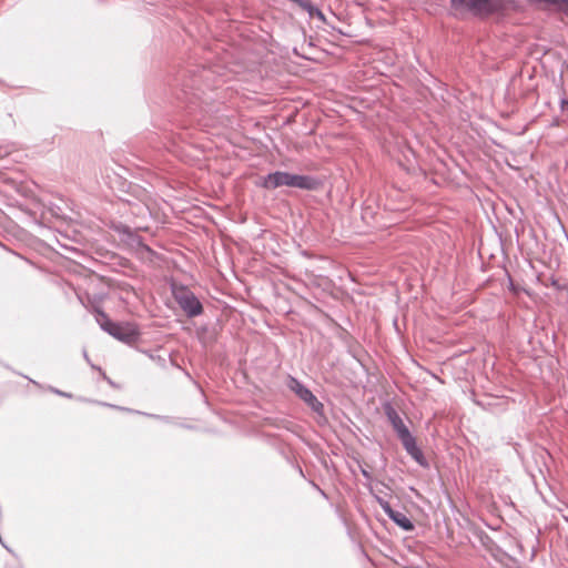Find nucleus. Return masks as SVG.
I'll use <instances>...</instances> for the list:
<instances>
[{"instance_id":"f257e3e1","label":"nucleus","mask_w":568,"mask_h":568,"mask_svg":"<svg viewBox=\"0 0 568 568\" xmlns=\"http://www.w3.org/2000/svg\"><path fill=\"white\" fill-rule=\"evenodd\" d=\"M384 414L392 425L398 439L400 440L406 453L422 467H428V462L423 452L417 446L416 438L413 436L408 427L405 425L403 418L390 403H385L383 406Z\"/></svg>"},{"instance_id":"f03ea898","label":"nucleus","mask_w":568,"mask_h":568,"mask_svg":"<svg viewBox=\"0 0 568 568\" xmlns=\"http://www.w3.org/2000/svg\"><path fill=\"white\" fill-rule=\"evenodd\" d=\"M320 181L311 175L293 174L284 171H275L263 178L261 186L274 190L281 186L296 187L306 191L316 190Z\"/></svg>"},{"instance_id":"7ed1b4c3","label":"nucleus","mask_w":568,"mask_h":568,"mask_svg":"<svg viewBox=\"0 0 568 568\" xmlns=\"http://www.w3.org/2000/svg\"><path fill=\"white\" fill-rule=\"evenodd\" d=\"M95 320L101 329L125 344H133L140 337V329L134 323H116L110 320L106 313L95 308Z\"/></svg>"},{"instance_id":"20e7f679","label":"nucleus","mask_w":568,"mask_h":568,"mask_svg":"<svg viewBox=\"0 0 568 568\" xmlns=\"http://www.w3.org/2000/svg\"><path fill=\"white\" fill-rule=\"evenodd\" d=\"M450 8L458 13H470L474 17H488L497 13L501 6L499 0H449Z\"/></svg>"},{"instance_id":"39448f33","label":"nucleus","mask_w":568,"mask_h":568,"mask_svg":"<svg viewBox=\"0 0 568 568\" xmlns=\"http://www.w3.org/2000/svg\"><path fill=\"white\" fill-rule=\"evenodd\" d=\"M288 388L296 394L314 413L318 415L324 414V405L316 398V396L297 378L290 376Z\"/></svg>"},{"instance_id":"423d86ee","label":"nucleus","mask_w":568,"mask_h":568,"mask_svg":"<svg viewBox=\"0 0 568 568\" xmlns=\"http://www.w3.org/2000/svg\"><path fill=\"white\" fill-rule=\"evenodd\" d=\"M113 230L116 234H119L121 241L130 248L135 250L141 254L152 253V250L143 242L142 237L132 231L128 225L119 223L113 226Z\"/></svg>"},{"instance_id":"0eeeda50","label":"nucleus","mask_w":568,"mask_h":568,"mask_svg":"<svg viewBox=\"0 0 568 568\" xmlns=\"http://www.w3.org/2000/svg\"><path fill=\"white\" fill-rule=\"evenodd\" d=\"M178 305L189 317H196L203 313V305L193 292L182 288L174 295Z\"/></svg>"},{"instance_id":"6e6552de","label":"nucleus","mask_w":568,"mask_h":568,"mask_svg":"<svg viewBox=\"0 0 568 568\" xmlns=\"http://www.w3.org/2000/svg\"><path fill=\"white\" fill-rule=\"evenodd\" d=\"M206 73H207V71L203 70L200 75L193 74L192 79L190 80V83L184 82L182 84L183 85V89H182L183 98L179 97V99H184L187 103L195 104V100L200 99L199 92H202L201 89L195 88V85H197L200 79L206 77Z\"/></svg>"},{"instance_id":"1a4fd4ad","label":"nucleus","mask_w":568,"mask_h":568,"mask_svg":"<svg viewBox=\"0 0 568 568\" xmlns=\"http://www.w3.org/2000/svg\"><path fill=\"white\" fill-rule=\"evenodd\" d=\"M388 517L397 525L399 526L402 529L406 530V531H410L414 529V525L413 523L410 521V519L405 515L403 514L402 511H398V510H395L388 515Z\"/></svg>"},{"instance_id":"9d476101","label":"nucleus","mask_w":568,"mask_h":568,"mask_svg":"<svg viewBox=\"0 0 568 568\" xmlns=\"http://www.w3.org/2000/svg\"><path fill=\"white\" fill-rule=\"evenodd\" d=\"M305 11L310 14L311 18L316 17L318 20L325 21L324 13L316 6H314L312 2L310 3L308 9H306Z\"/></svg>"},{"instance_id":"9b49d317","label":"nucleus","mask_w":568,"mask_h":568,"mask_svg":"<svg viewBox=\"0 0 568 568\" xmlns=\"http://www.w3.org/2000/svg\"><path fill=\"white\" fill-rule=\"evenodd\" d=\"M377 501H378V504H379L381 508L383 509V511H384L387 516H388V515H390V514L394 511L393 507L389 505V503H388V501H386V500H384V499H382V498H378V499H377Z\"/></svg>"},{"instance_id":"f8f14e48","label":"nucleus","mask_w":568,"mask_h":568,"mask_svg":"<svg viewBox=\"0 0 568 568\" xmlns=\"http://www.w3.org/2000/svg\"><path fill=\"white\" fill-rule=\"evenodd\" d=\"M557 12L562 13L568 19V0H560Z\"/></svg>"},{"instance_id":"ddd939ff","label":"nucleus","mask_w":568,"mask_h":568,"mask_svg":"<svg viewBox=\"0 0 568 568\" xmlns=\"http://www.w3.org/2000/svg\"><path fill=\"white\" fill-rule=\"evenodd\" d=\"M292 2L296 3L300 8L303 10L308 9L311 1L310 0H291Z\"/></svg>"},{"instance_id":"4468645a","label":"nucleus","mask_w":568,"mask_h":568,"mask_svg":"<svg viewBox=\"0 0 568 568\" xmlns=\"http://www.w3.org/2000/svg\"><path fill=\"white\" fill-rule=\"evenodd\" d=\"M560 109H561V111H566V110H568V99L562 98V99L560 100Z\"/></svg>"},{"instance_id":"2eb2a0df","label":"nucleus","mask_w":568,"mask_h":568,"mask_svg":"<svg viewBox=\"0 0 568 568\" xmlns=\"http://www.w3.org/2000/svg\"><path fill=\"white\" fill-rule=\"evenodd\" d=\"M361 473H362V475H363L366 479H368V480H371V479H372V475H371V473H369L366 468H363V467H362V468H361Z\"/></svg>"},{"instance_id":"dca6fc26","label":"nucleus","mask_w":568,"mask_h":568,"mask_svg":"<svg viewBox=\"0 0 568 568\" xmlns=\"http://www.w3.org/2000/svg\"><path fill=\"white\" fill-rule=\"evenodd\" d=\"M52 392H54L55 394L60 395V396H64V397H71V394L69 393H64V392H61L59 389H52Z\"/></svg>"},{"instance_id":"f3484780","label":"nucleus","mask_w":568,"mask_h":568,"mask_svg":"<svg viewBox=\"0 0 568 568\" xmlns=\"http://www.w3.org/2000/svg\"><path fill=\"white\" fill-rule=\"evenodd\" d=\"M83 358H85L87 362H90V358L85 349L83 351Z\"/></svg>"},{"instance_id":"a211bd4d","label":"nucleus","mask_w":568,"mask_h":568,"mask_svg":"<svg viewBox=\"0 0 568 568\" xmlns=\"http://www.w3.org/2000/svg\"><path fill=\"white\" fill-rule=\"evenodd\" d=\"M318 490L320 493L323 495V496H326V494L324 493V490L320 489L316 485H314Z\"/></svg>"}]
</instances>
